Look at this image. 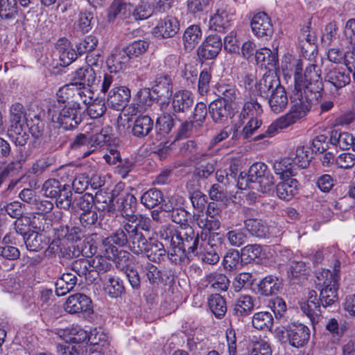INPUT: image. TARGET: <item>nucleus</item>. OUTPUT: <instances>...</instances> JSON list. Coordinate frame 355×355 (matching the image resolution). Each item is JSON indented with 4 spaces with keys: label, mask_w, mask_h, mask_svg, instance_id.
Masks as SVG:
<instances>
[{
    "label": "nucleus",
    "mask_w": 355,
    "mask_h": 355,
    "mask_svg": "<svg viewBox=\"0 0 355 355\" xmlns=\"http://www.w3.org/2000/svg\"><path fill=\"white\" fill-rule=\"evenodd\" d=\"M234 15L223 1H218L209 19V28L222 31L228 28L233 21Z\"/></svg>",
    "instance_id": "10"
},
{
    "label": "nucleus",
    "mask_w": 355,
    "mask_h": 355,
    "mask_svg": "<svg viewBox=\"0 0 355 355\" xmlns=\"http://www.w3.org/2000/svg\"><path fill=\"white\" fill-rule=\"evenodd\" d=\"M212 77V69L210 67L203 69L199 75L198 92L203 96L209 91V84Z\"/></svg>",
    "instance_id": "51"
},
{
    "label": "nucleus",
    "mask_w": 355,
    "mask_h": 355,
    "mask_svg": "<svg viewBox=\"0 0 355 355\" xmlns=\"http://www.w3.org/2000/svg\"><path fill=\"white\" fill-rule=\"evenodd\" d=\"M205 282L207 283L206 286H210V288L216 291H227L229 286L230 281L226 275L213 272L207 275L205 278Z\"/></svg>",
    "instance_id": "35"
},
{
    "label": "nucleus",
    "mask_w": 355,
    "mask_h": 355,
    "mask_svg": "<svg viewBox=\"0 0 355 355\" xmlns=\"http://www.w3.org/2000/svg\"><path fill=\"white\" fill-rule=\"evenodd\" d=\"M102 254L97 255L93 259H90L91 268L93 272L97 273V277L100 273H104L109 270L112 264L110 262V259L106 256L104 252L101 249Z\"/></svg>",
    "instance_id": "44"
},
{
    "label": "nucleus",
    "mask_w": 355,
    "mask_h": 355,
    "mask_svg": "<svg viewBox=\"0 0 355 355\" xmlns=\"http://www.w3.org/2000/svg\"><path fill=\"white\" fill-rule=\"evenodd\" d=\"M216 94L218 98H222L225 102L232 104L236 100L238 96V90L235 85L232 84H219L216 87Z\"/></svg>",
    "instance_id": "43"
},
{
    "label": "nucleus",
    "mask_w": 355,
    "mask_h": 355,
    "mask_svg": "<svg viewBox=\"0 0 355 355\" xmlns=\"http://www.w3.org/2000/svg\"><path fill=\"white\" fill-rule=\"evenodd\" d=\"M256 61L269 71L275 69L278 65V57L277 51H272L268 48H261L256 52Z\"/></svg>",
    "instance_id": "24"
},
{
    "label": "nucleus",
    "mask_w": 355,
    "mask_h": 355,
    "mask_svg": "<svg viewBox=\"0 0 355 355\" xmlns=\"http://www.w3.org/2000/svg\"><path fill=\"white\" fill-rule=\"evenodd\" d=\"M84 110L80 102L65 105L61 109L53 105L49 109L48 116L53 123H58L63 129L72 130L81 122Z\"/></svg>",
    "instance_id": "2"
},
{
    "label": "nucleus",
    "mask_w": 355,
    "mask_h": 355,
    "mask_svg": "<svg viewBox=\"0 0 355 355\" xmlns=\"http://www.w3.org/2000/svg\"><path fill=\"white\" fill-rule=\"evenodd\" d=\"M162 201L163 202L162 209L166 212H171L183 205L184 199L182 196L174 194L167 196L165 199L162 198Z\"/></svg>",
    "instance_id": "61"
},
{
    "label": "nucleus",
    "mask_w": 355,
    "mask_h": 355,
    "mask_svg": "<svg viewBox=\"0 0 355 355\" xmlns=\"http://www.w3.org/2000/svg\"><path fill=\"white\" fill-rule=\"evenodd\" d=\"M128 240L129 234L125 232L123 225L122 228L103 240L102 250L106 256L114 257V252L118 249L114 244L123 247L128 243Z\"/></svg>",
    "instance_id": "14"
},
{
    "label": "nucleus",
    "mask_w": 355,
    "mask_h": 355,
    "mask_svg": "<svg viewBox=\"0 0 355 355\" xmlns=\"http://www.w3.org/2000/svg\"><path fill=\"white\" fill-rule=\"evenodd\" d=\"M293 166L292 159L289 157L276 160L272 164V168L275 174L282 180L294 175Z\"/></svg>",
    "instance_id": "39"
},
{
    "label": "nucleus",
    "mask_w": 355,
    "mask_h": 355,
    "mask_svg": "<svg viewBox=\"0 0 355 355\" xmlns=\"http://www.w3.org/2000/svg\"><path fill=\"white\" fill-rule=\"evenodd\" d=\"M248 355H272L269 343L263 339L252 340L248 347Z\"/></svg>",
    "instance_id": "45"
},
{
    "label": "nucleus",
    "mask_w": 355,
    "mask_h": 355,
    "mask_svg": "<svg viewBox=\"0 0 355 355\" xmlns=\"http://www.w3.org/2000/svg\"><path fill=\"white\" fill-rule=\"evenodd\" d=\"M250 26L252 33L259 38L268 37L273 33L270 19L265 12L255 14L251 20Z\"/></svg>",
    "instance_id": "16"
},
{
    "label": "nucleus",
    "mask_w": 355,
    "mask_h": 355,
    "mask_svg": "<svg viewBox=\"0 0 355 355\" xmlns=\"http://www.w3.org/2000/svg\"><path fill=\"white\" fill-rule=\"evenodd\" d=\"M71 269L79 276H84L88 282L92 283L97 279V273L92 270L90 259H79L74 261Z\"/></svg>",
    "instance_id": "28"
},
{
    "label": "nucleus",
    "mask_w": 355,
    "mask_h": 355,
    "mask_svg": "<svg viewBox=\"0 0 355 355\" xmlns=\"http://www.w3.org/2000/svg\"><path fill=\"white\" fill-rule=\"evenodd\" d=\"M139 228L148 231L149 230V225L146 222L142 225L134 223L124 224V229L129 234L128 248L133 254L137 255L144 254L149 243L143 233L139 231Z\"/></svg>",
    "instance_id": "8"
},
{
    "label": "nucleus",
    "mask_w": 355,
    "mask_h": 355,
    "mask_svg": "<svg viewBox=\"0 0 355 355\" xmlns=\"http://www.w3.org/2000/svg\"><path fill=\"white\" fill-rule=\"evenodd\" d=\"M193 103V94L187 90L175 92L171 101L172 107L175 112H184L190 109Z\"/></svg>",
    "instance_id": "21"
},
{
    "label": "nucleus",
    "mask_w": 355,
    "mask_h": 355,
    "mask_svg": "<svg viewBox=\"0 0 355 355\" xmlns=\"http://www.w3.org/2000/svg\"><path fill=\"white\" fill-rule=\"evenodd\" d=\"M310 334V329L302 323H293L286 330L289 344L296 348L304 347L308 344Z\"/></svg>",
    "instance_id": "11"
},
{
    "label": "nucleus",
    "mask_w": 355,
    "mask_h": 355,
    "mask_svg": "<svg viewBox=\"0 0 355 355\" xmlns=\"http://www.w3.org/2000/svg\"><path fill=\"white\" fill-rule=\"evenodd\" d=\"M281 68L285 77L293 73L294 87L291 95V107L285 114L273 121L267 128L266 135H259L254 139L272 137L279 130L288 128L304 118L310 111L311 105L320 97L322 82L317 65L309 64L304 69L303 61L287 53L282 58Z\"/></svg>",
    "instance_id": "1"
},
{
    "label": "nucleus",
    "mask_w": 355,
    "mask_h": 355,
    "mask_svg": "<svg viewBox=\"0 0 355 355\" xmlns=\"http://www.w3.org/2000/svg\"><path fill=\"white\" fill-rule=\"evenodd\" d=\"M209 306L211 312L217 318L223 316L227 311L226 302L218 294L212 295L209 299Z\"/></svg>",
    "instance_id": "46"
},
{
    "label": "nucleus",
    "mask_w": 355,
    "mask_h": 355,
    "mask_svg": "<svg viewBox=\"0 0 355 355\" xmlns=\"http://www.w3.org/2000/svg\"><path fill=\"white\" fill-rule=\"evenodd\" d=\"M254 308V300L249 295L239 296L233 306V314L238 317L248 315Z\"/></svg>",
    "instance_id": "25"
},
{
    "label": "nucleus",
    "mask_w": 355,
    "mask_h": 355,
    "mask_svg": "<svg viewBox=\"0 0 355 355\" xmlns=\"http://www.w3.org/2000/svg\"><path fill=\"white\" fill-rule=\"evenodd\" d=\"M149 44L145 40H137L122 50H116L115 53L107 59V64H121L125 62L128 58H136L144 53L148 49Z\"/></svg>",
    "instance_id": "9"
},
{
    "label": "nucleus",
    "mask_w": 355,
    "mask_h": 355,
    "mask_svg": "<svg viewBox=\"0 0 355 355\" xmlns=\"http://www.w3.org/2000/svg\"><path fill=\"white\" fill-rule=\"evenodd\" d=\"M144 254L150 261L159 263L166 256L164 245L154 239H150Z\"/></svg>",
    "instance_id": "33"
},
{
    "label": "nucleus",
    "mask_w": 355,
    "mask_h": 355,
    "mask_svg": "<svg viewBox=\"0 0 355 355\" xmlns=\"http://www.w3.org/2000/svg\"><path fill=\"white\" fill-rule=\"evenodd\" d=\"M92 55H87L86 58L87 64L76 69L72 71L70 75V81L79 88H89L90 91L94 94V90L97 89L99 83V78L97 77L96 72L94 67H98L99 62V58L96 61H93Z\"/></svg>",
    "instance_id": "3"
},
{
    "label": "nucleus",
    "mask_w": 355,
    "mask_h": 355,
    "mask_svg": "<svg viewBox=\"0 0 355 355\" xmlns=\"http://www.w3.org/2000/svg\"><path fill=\"white\" fill-rule=\"evenodd\" d=\"M196 223L200 229H202L205 232H208L209 233V243L211 246L215 245L214 243H211V237H216L218 241L221 240V236L219 233H211V231H215L219 229L220 226V222L218 218L202 215L197 217Z\"/></svg>",
    "instance_id": "22"
},
{
    "label": "nucleus",
    "mask_w": 355,
    "mask_h": 355,
    "mask_svg": "<svg viewBox=\"0 0 355 355\" xmlns=\"http://www.w3.org/2000/svg\"><path fill=\"white\" fill-rule=\"evenodd\" d=\"M77 284V277L71 272L64 273L55 284V293L63 296L70 292Z\"/></svg>",
    "instance_id": "30"
},
{
    "label": "nucleus",
    "mask_w": 355,
    "mask_h": 355,
    "mask_svg": "<svg viewBox=\"0 0 355 355\" xmlns=\"http://www.w3.org/2000/svg\"><path fill=\"white\" fill-rule=\"evenodd\" d=\"M202 31L197 25H191L187 28L183 34V42L186 49H193L200 41Z\"/></svg>",
    "instance_id": "37"
},
{
    "label": "nucleus",
    "mask_w": 355,
    "mask_h": 355,
    "mask_svg": "<svg viewBox=\"0 0 355 355\" xmlns=\"http://www.w3.org/2000/svg\"><path fill=\"white\" fill-rule=\"evenodd\" d=\"M330 141L332 144L338 146L340 148L347 150L354 144L355 138L351 133L334 130L331 132Z\"/></svg>",
    "instance_id": "38"
},
{
    "label": "nucleus",
    "mask_w": 355,
    "mask_h": 355,
    "mask_svg": "<svg viewBox=\"0 0 355 355\" xmlns=\"http://www.w3.org/2000/svg\"><path fill=\"white\" fill-rule=\"evenodd\" d=\"M17 14V0L0 1V16L2 19H13L16 17Z\"/></svg>",
    "instance_id": "50"
},
{
    "label": "nucleus",
    "mask_w": 355,
    "mask_h": 355,
    "mask_svg": "<svg viewBox=\"0 0 355 355\" xmlns=\"http://www.w3.org/2000/svg\"><path fill=\"white\" fill-rule=\"evenodd\" d=\"M130 14V4L125 2L114 1L109 10V19L125 18Z\"/></svg>",
    "instance_id": "53"
},
{
    "label": "nucleus",
    "mask_w": 355,
    "mask_h": 355,
    "mask_svg": "<svg viewBox=\"0 0 355 355\" xmlns=\"http://www.w3.org/2000/svg\"><path fill=\"white\" fill-rule=\"evenodd\" d=\"M249 175L254 182L252 189H257L263 193L271 194L274 191V177L266 164L256 162L248 169Z\"/></svg>",
    "instance_id": "6"
},
{
    "label": "nucleus",
    "mask_w": 355,
    "mask_h": 355,
    "mask_svg": "<svg viewBox=\"0 0 355 355\" xmlns=\"http://www.w3.org/2000/svg\"><path fill=\"white\" fill-rule=\"evenodd\" d=\"M153 127V121L147 115L138 116L134 123L132 132L134 136L144 137L149 134Z\"/></svg>",
    "instance_id": "34"
},
{
    "label": "nucleus",
    "mask_w": 355,
    "mask_h": 355,
    "mask_svg": "<svg viewBox=\"0 0 355 355\" xmlns=\"http://www.w3.org/2000/svg\"><path fill=\"white\" fill-rule=\"evenodd\" d=\"M130 254L128 251L118 249L114 252V257H108L115 262L116 267L120 270H124L128 266L130 263Z\"/></svg>",
    "instance_id": "63"
},
{
    "label": "nucleus",
    "mask_w": 355,
    "mask_h": 355,
    "mask_svg": "<svg viewBox=\"0 0 355 355\" xmlns=\"http://www.w3.org/2000/svg\"><path fill=\"white\" fill-rule=\"evenodd\" d=\"M281 86L277 75L274 72L269 71L263 76L256 87L260 94L263 96L268 95L270 92H272L276 87Z\"/></svg>",
    "instance_id": "29"
},
{
    "label": "nucleus",
    "mask_w": 355,
    "mask_h": 355,
    "mask_svg": "<svg viewBox=\"0 0 355 355\" xmlns=\"http://www.w3.org/2000/svg\"><path fill=\"white\" fill-rule=\"evenodd\" d=\"M209 113L215 123H225L229 118L234 114L232 104L225 102L222 98H217L210 103Z\"/></svg>",
    "instance_id": "12"
},
{
    "label": "nucleus",
    "mask_w": 355,
    "mask_h": 355,
    "mask_svg": "<svg viewBox=\"0 0 355 355\" xmlns=\"http://www.w3.org/2000/svg\"><path fill=\"white\" fill-rule=\"evenodd\" d=\"M55 48L62 62L61 64L69 65L77 58V53L67 39H60L56 43Z\"/></svg>",
    "instance_id": "23"
},
{
    "label": "nucleus",
    "mask_w": 355,
    "mask_h": 355,
    "mask_svg": "<svg viewBox=\"0 0 355 355\" xmlns=\"http://www.w3.org/2000/svg\"><path fill=\"white\" fill-rule=\"evenodd\" d=\"M252 326L259 330H270L273 324V318L268 311H260L254 314L252 318Z\"/></svg>",
    "instance_id": "40"
},
{
    "label": "nucleus",
    "mask_w": 355,
    "mask_h": 355,
    "mask_svg": "<svg viewBox=\"0 0 355 355\" xmlns=\"http://www.w3.org/2000/svg\"><path fill=\"white\" fill-rule=\"evenodd\" d=\"M112 130L110 127L103 128L100 132H96L91 137L90 142L94 146H103L107 144L111 139Z\"/></svg>",
    "instance_id": "60"
},
{
    "label": "nucleus",
    "mask_w": 355,
    "mask_h": 355,
    "mask_svg": "<svg viewBox=\"0 0 355 355\" xmlns=\"http://www.w3.org/2000/svg\"><path fill=\"white\" fill-rule=\"evenodd\" d=\"M193 236H189L185 239H182L180 232L178 233L170 227L163 226L159 231V236L162 239L165 241L166 245L168 243L172 248L173 252H168V254L171 256L176 255L178 252L188 250L189 252H194L197 249L199 240L197 236H194L193 232L191 231Z\"/></svg>",
    "instance_id": "5"
},
{
    "label": "nucleus",
    "mask_w": 355,
    "mask_h": 355,
    "mask_svg": "<svg viewBox=\"0 0 355 355\" xmlns=\"http://www.w3.org/2000/svg\"><path fill=\"white\" fill-rule=\"evenodd\" d=\"M180 30V24L177 18L166 16L160 19L153 29V34L159 39L170 38L175 36Z\"/></svg>",
    "instance_id": "15"
},
{
    "label": "nucleus",
    "mask_w": 355,
    "mask_h": 355,
    "mask_svg": "<svg viewBox=\"0 0 355 355\" xmlns=\"http://www.w3.org/2000/svg\"><path fill=\"white\" fill-rule=\"evenodd\" d=\"M281 286L282 282L277 277L269 275L259 282L258 291L261 295L269 296L277 293Z\"/></svg>",
    "instance_id": "32"
},
{
    "label": "nucleus",
    "mask_w": 355,
    "mask_h": 355,
    "mask_svg": "<svg viewBox=\"0 0 355 355\" xmlns=\"http://www.w3.org/2000/svg\"><path fill=\"white\" fill-rule=\"evenodd\" d=\"M277 186L278 197L284 200H290L297 193L298 182L297 180L287 178Z\"/></svg>",
    "instance_id": "27"
},
{
    "label": "nucleus",
    "mask_w": 355,
    "mask_h": 355,
    "mask_svg": "<svg viewBox=\"0 0 355 355\" xmlns=\"http://www.w3.org/2000/svg\"><path fill=\"white\" fill-rule=\"evenodd\" d=\"M222 48L221 39L219 36L209 35L198 47V55L200 58L211 60L215 58Z\"/></svg>",
    "instance_id": "17"
},
{
    "label": "nucleus",
    "mask_w": 355,
    "mask_h": 355,
    "mask_svg": "<svg viewBox=\"0 0 355 355\" xmlns=\"http://www.w3.org/2000/svg\"><path fill=\"white\" fill-rule=\"evenodd\" d=\"M310 152L307 147L298 146L295 150V155L292 159L293 166L296 165L300 168H305L309 165L311 161Z\"/></svg>",
    "instance_id": "49"
},
{
    "label": "nucleus",
    "mask_w": 355,
    "mask_h": 355,
    "mask_svg": "<svg viewBox=\"0 0 355 355\" xmlns=\"http://www.w3.org/2000/svg\"><path fill=\"white\" fill-rule=\"evenodd\" d=\"M130 98V90L124 86L112 88L107 95V104L116 110L125 107Z\"/></svg>",
    "instance_id": "18"
},
{
    "label": "nucleus",
    "mask_w": 355,
    "mask_h": 355,
    "mask_svg": "<svg viewBox=\"0 0 355 355\" xmlns=\"http://www.w3.org/2000/svg\"><path fill=\"white\" fill-rule=\"evenodd\" d=\"M89 335L86 331L80 328H72L69 330L68 335H64V340L67 343H80L89 342Z\"/></svg>",
    "instance_id": "58"
},
{
    "label": "nucleus",
    "mask_w": 355,
    "mask_h": 355,
    "mask_svg": "<svg viewBox=\"0 0 355 355\" xmlns=\"http://www.w3.org/2000/svg\"><path fill=\"white\" fill-rule=\"evenodd\" d=\"M300 308L304 313H305L310 320L313 323L318 318V304L312 303L302 300L300 302Z\"/></svg>",
    "instance_id": "64"
},
{
    "label": "nucleus",
    "mask_w": 355,
    "mask_h": 355,
    "mask_svg": "<svg viewBox=\"0 0 355 355\" xmlns=\"http://www.w3.org/2000/svg\"><path fill=\"white\" fill-rule=\"evenodd\" d=\"M288 102L286 92L283 86L272 90L268 98L270 110L276 114L283 112L287 107Z\"/></svg>",
    "instance_id": "20"
},
{
    "label": "nucleus",
    "mask_w": 355,
    "mask_h": 355,
    "mask_svg": "<svg viewBox=\"0 0 355 355\" xmlns=\"http://www.w3.org/2000/svg\"><path fill=\"white\" fill-rule=\"evenodd\" d=\"M105 290L111 297H117L123 292V282L118 277L110 275L105 283Z\"/></svg>",
    "instance_id": "47"
},
{
    "label": "nucleus",
    "mask_w": 355,
    "mask_h": 355,
    "mask_svg": "<svg viewBox=\"0 0 355 355\" xmlns=\"http://www.w3.org/2000/svg\"><path fill=\"white\" fill-rule=\"evenodd\" d=\"M207 114V106L204 103H198L195 107L193 121H191L192 126L195 128H200L202 125L205 118Z\"/></svg>",
    "instance_id": "59"
},
{
    "label": "nucleus",
    "mask_w": 355,
    "mask_h": 355,
    "mask_svg": "<svg viewBox=\"0 0 355 355\" xmlns=\"http://www.w3.org/2000/svg\"><path fill=\"white\" fill-rule=\"evenodd\" d=\"M65 311L70 313H84L90 314L92 313V300L87 295L82 293H76L70 295L65 303Z\"/></svg>",
    "instance_id": "13"
},
{
    "label": "nucleus",
    "mask_w": 355,
    "mask_h": 355,
    "mask_svg": "<svg viewBox=\"0 0 355 355\" xmlns=\"http://www.w3.org/2000/svg\"><path fill=\"white\" fill-rule=\"evenodd\" d=\"M71 248L73 249L71 256L74 257H77L80 254L85 257H90L97 252V246L92 238H87L80 243L72 244L69 248Z\"/></svg>",
    "instance_id": "31"
},
{
    "label": "nucleus",
    "mask_w": 355,
    "mask_h": 355,
    "mask_svg": "<svg viewBox=\"0 0 355 355\" xmlns=\"http://www.w3.org/2000/svg\"><path fill=\"white\" fill-rule=\"evenodd\" d=\"M58 103L72 104L81 101L84 104H89L94 100V93L89 88H79L71 81L70 84L61 87L56 93Z\"/></svg>",
    "instance_id": "7"
},
{
    "label": "nucleus",
    "mask_w": 355,
    "mask_h": 355,
    "mask_svg": "<svg viewBox=\"0 0 355 355\" xmlns=\"http://www.w3.org/2000/svg\"><path fill=\"white\" fill-rule=\"evenodd\" d=\"M172 89L171 80L167 76L158 78L155 85L153 87V92L159 98H168L171 96Z\"/></svg>",
    "instance_id": "42"
},
{
    "label": "nucleus",
    "mask_w": 355,
    "mask_h": 355,
    "mask_svg": "<svg viewBox=\"0 0 355 355\" xmlns=\"http://www.w3.org/2000/svg\"><path fill=\"white\" fill-rule=\"evenodd\" d=\"M325 82L331 84L336 88H342L350 81L349 75L343 68L330 69L324 76Z\"/></svg>",
    "instance_id": "26"
},
{
    "label": "nucleus",
    "mask_w": 355,
    "mask_h": 355,
    "mask_svg": "<svg viewBox=\"0 0 355 355\" xmlns=\"http://www.w3.org/2000/svg\"><path fill=\"white\" fill-rule=\"evenodd\" d=\"M316 285L320 290V301L323 306L332 305L338 299V282L336 275L327 269H320L315 273Z\"/></svg>",
    "instance_id": "4"
},
{
    "label": "nucleus",
    "mask_w": 355,
    "mask_h": 355,
    "mask_svg": "<svg viewBox=\"0 0 355 355\" xmlns=\"http://www.w3.org/2000/svg\"><path fill=\"white\" fill-rule=\"evenodd\" d=\"M226 238L231 245L239 247L246 242L247 234L243 230H234L229 231Z\"/></svg>",
    "instance_id": "62"
},
{
    "label": "nucleus",
    "mask_w": 355,
    "mask_h": 355,
    "mask_svg": "<svg viewBox=\"0 0 355 355\" xmlns=\"http://www.w3.org/2000/svg\"><path fill=\"white\" fill-rule=\"evenodd\" d=\"M43 236L36 232L28 233L24 236L25 244L27 249L30 251H38L44 248L46 243L43 242Z\"/></svg>",
    "instance_id": "52"
},
{
    "label": "nucleus",
    "mask_w": 355,
    "mask_h": 355,
    "mask_svg": "<svg viewBox=\"0 0 355 355\" xmlns=\"http://www.w3.org/2000/svg\"><path fill=\"white\" fill-rule=\"evenodd\" d=\"M71 186L67 184H63L57 196V207L64 209H69L71 204Z\"/></svg>",
    "instance_id": "54"
},
{
    "label": "nucleus",
    "mask_w": 355,
    "mask_h": 355,
    "mask_svg": "<svg viewBox=\"0 0 355 355\" xmlns=\"http://www.w3.org/2000/svg\"><path fill=\"white\" fill-rule=\"evenodd\" d=\"M162 200V194L156 189L146 191L141 197V202L148 208H153Z\"/></svg>",
    "instance_id": "48"
},
{
    "label": "nucleus",
    "mask_w": 355,
    "mask_h": 355,
    "mask_svg": "<svg viewBox=\"0 0 355 355\" xmlns=\"http://www.w3.org/2000/svg\"><path fill=\"white\" fill-rule=\"evenodd\" d=\"M246 230L257 237H266L270 234L269 228L261 220L249 218L245 220Z\"/></svg>",
    "instance_id": "41"
},
{
    "label": "nucleus",
    "mask_w": 355,
    "mask_h": 355,
    "mask_svg": "<svg viewBox=\"0 0 355 355\" xmlns=\"http://www.w3.org/2000/svg\"><path fill=\"white\" fill-rule=\"evenodd\" d=\"M26 121L10 122L8 135L17 146H24L28 139Z\"/></svg>",
    "instance_id": "19"
},
{
    "label": "nucleus",
    "mask_w": 355,
    "mask_h": 355,
    "mask_svg": "<svg viewBox=\"0 0 355 355\" xmlns=\"http://www.w3.org/2000/svg\"><path fill=\"white\" fill-rule=\"evenodd\" d=\"M252 281V275L251 273L241 272L234 277L232 287L235 292L238 293L251 285Z\"/></svg>",
    "instance_id": "55"
},
{
    "label": "nucleus",
    "mask_w": 355,
    "mask_h": 355,
    "mask_svg": "<svg viewBox=\"0 0 355 355\" xmlns=\"http://www.w3.org/2000/svg\"><path fill=\"white\" fill-rule=\"evenodd\" d=\"M263 112L261 105L257 100L251 98L245 102L243 109L239 114V119L241 123L244 120L252 118H259Z\"/></svg>",
    "instance_id": "36"
},
{
    "label": "nucleus",
    "mask_w": 355,
    "mask_h": 355,
    "mask_svg": "<svg viewBox=\"0 0 355 355\" xmlns=\"http://www.w3.org/2000/svg\"><path fill=\"white\" fill-rule=\"evenodd\" d=\"M62 185L55 179H49L43 184L42 191L47 198H56L62 189Z\"/></svg>",
    "instance_id": "56"
},
{
    "label": "nucleus",
    "mask_w": 355,
    "mask_h": 355,
    "mask_svg": "<svg viewBox=\"0 0 355 355\" xmlns=\"http://www.w3.org/2000/svg\"><path fill=\"white\" fill-rule=\"evenodd\" d=\"M223 264L224 268L228 270L236 269L241 264V257L238 250H229L225 255Z\"/></svg>",
    "instance_id": "57"
}]
</instances>
